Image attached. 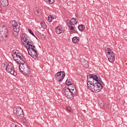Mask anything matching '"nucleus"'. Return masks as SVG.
Returning a JSON list of instances; mask_svg holds the SVG:
<instances>
[{"instance_id": "f257e3e1", "label": "nucleus", "mask_w": 127, "mask_h": 127, "mask_svg": "<svg viewBox=\"0 0 127 127\" xmlns=\"http://www.w3.org/2000/svg\"><path fill=\"white\" fill-rule=\"evenodd\" d=\"M21 41L23 44L26 43V45L28 47V48H27L28 54L34 59H36L39 54L37 53L35 45H34L31 40L29 41V37L26 35L22 36L21 37Z\"/></svg>"}, {"instance_id": "f03ea898", "label": "nucleus", "mask_w": 127, "mask_h": 127, "mask_svg": "<svg viewBox=\"0 0 127 127\" xmlns=\"http://www.w3.org/2000/svg\"><path fill=\"white\" fill-rule=\"evenodd\" d=\"M89 76L90 79H92L97 82V83H95L94 87L91 89L92 92L99 93L103 89V85L102 84H103V81H102V79L99 78L97 75L90 74Z\"/></svg>"}, {"instance_id": "7ed1b4c3", "label": "nucleus", "mask_w": 127, "mask_h": 127, "mask_svg": "<svg viewBox=\"0 0 127 127\" xmlns=\"http://www.w3.org/2000/svg\"><path fill=\"white\" fill-rule=\"evenodd\" d=\"M7 29L4 24H0V42L5 41L7 39Z\"/></svg>"}, {"instance_id": "20e7f679", "label": "nucleus", "mask_w": 127, "mask_h": 127, "mask_svg": "<svg viewBox=\"0 0 127 127\" xmlns=\"http://www.w3.org/2000/svg\"><path fill=\"white\" fill-rule=\"evenodd\" d=\"M19 68L20 72L23 73V74L29 76V74H30V68H29V66H28L27 64H24L22 66H20V64H19Z\"/></svg>"}, {"instance_id": "39448f33", "label": "nucleus", "mask_w": 127, "mask_h": 127, "mask_svg": "<svg viewBox=\"0 0 127 127\" xmlns=\"http://www.w3.org/2000/svg\"><path fill=\"white\" fill-rule=\"evenodd\" d=\"M13 113L16 115L17 117L22 119L24 115L23 114V110L19 107H15L13 108Z\"/></svg>"}, {"instance_id": "423d86ee", "label": "nucleus", "mask_w": 127, "mask_h": 127, "mask_svg": "<svg viewBox=\"0 0 127 127\" xmlns=\"http://www.w3.org/2000/svg\"><path fill=\"white\" fill-rule=\"evenodd\" d=\"M64 95L66 98H68V99H70V100L74 99V96H75V94H74V92L73 91H71L70 88L65 87L64 88Z\"/></svg>"}, {"instance_id": "0eeeda50", "label": "nucleus", "mask_w": 127, "mask_h": 127, "mask_svg": "<svg viewBox=\"0 0 127 127\" xmlns=\"http://www.w3.org/2000/svg\"><path fill=\"white\" fill-rule=\"evenodd\" d=\"M12 26L13 29L14 30L13 34H16L17 35V33L19 32L20 30V28H19V26L17 24V22H16L15 20L11 21Z\"/></svg>"}, {"instance_id": "6e6552de", "label": "nucleus", "mask_w": 127, "mask_h": 127, "mask_svg": "<svg viewBox=\"0 0 127 127\" xmlns=\"http://www.w3.org/2000/svg\"><path fill=\"white\" fill-rule=\"evenodd\" d=\"M6 71L13 76H16V71H14V70H13V67H12V66L11 65H9V64H7L6 67Z\"/></svg>"}, {"instance_id": "1a4fd4ad", "label": "nucleus", "mask_w": 127, "mask_h": 127, "mask_svg": "<svg viewBox=\"0 0 127 127\" xmlns=\"http://www.w3.org/2000/svg\"><path fill=\"white\" fill-rule=\"evenodd\" d=\"M107 56L108 58V60L111 63H113L115 62V54L114 52L110 53L108 52V54L107 55Z\"/></svg>"}, {"instance_id": "9d476101", "label": "nucleus", "mask_w": 127, "mask_h": 127, "mask_svg": "<svg viewBox=\"0 0 127 127\" xmlns=\"http://www.w3.org/2000/svg\"><path fill=\"white\" fill-rule=\"evenodd\" d=\"M88 78H89V76H87V86H88V87L89 88V89H90V90H91V91H92V89H94V87H95V85L96 83H94V81H91L90 79L89 80V79Z\"/></svg>"}, {"instance_id": "9b49d317", "label": "nucleus", "mask_w": 127, "mask_h": 127, "mask_svg": "<svg viewBox=\"0 0 127 127\" xmlns=\"http://www.w3.org/2000/svg\"><path fill=\"white\" fill-rule=\"evenodd\" d=\"M69 87V88H68V89H69L70 90V91H71L72 92H73L74 96H77L76 86H75V85L74 84H72L71 85H70Z\"/></svg>"}, {"instance_id": "f8f14e48", "label": "nucleus", "mask_w": 127, "mask_h": 127, "mask_svg": "<svg viewBox=\"0 0 127 127\" xmlns=\"http://www.w3.org/2000/svg\"><path fill=\"white\" fill-rule=\"evenodd\" d=\"M56 33L57 34H60L61 33H64V31L63 30V28L62 27L59 26L55 28Z\"/></svg>"}, {"instance_id": "ddd939ff", "label": "nucleus", "mask_w": 127, "mask_h": 127, "mask_svg": "<svg viewBox=\"0 0 127 127\" xmlns=\"http://www.w3.org/2000/svg\"><path fill=\"white\" fill-rule=\"evenodd\" d=\"M65 72H63V74L62 75L59 76L58 77H56L57 82H59V83L62 82V81H63V79H64L65 77Z\"/></svg>"}, {"instance_id": "4468645a", "label": "nucleus", "mask_w": 127, "mask_h": 127, "mask_svg": "<svg viewBox=\"0 0 127 127\" xmlns=\"http://www.w3.org/2000/svg\"><path fill=\"white\" fill-rule=\"evenodd\" d=\"M34 13L36 15L39 16L40 14H41V10L39 9V8L35 7L33 9Z\"/></svg>"}, {"instance_id": "2eb2a0df", "label": "nucleus", "mask_w": 127, "mask_h": 127, "mask_svg": "<svg viewBox=\"0 0 127 127\" xmlns=\"http://www.w3.org/2000/svg\"><path fill=\"white\" fill-rule=\"evenodd\" d=\"M0 2L2 6H7L8 5V0H0Z\"/></svg>"}, {"instance_id": "dca6fc26", "label": "nucleus", "mask_w": 127, "mask_h": 127, "mask_svg": "<svg viewBox=\"0 0 127 127\" xmlns=\"http://www.w3.org/2000/svg\"><path fill=\"white\" fill-rule=\"evenodd\" d=\"M77 22H78V20L73 18L70 21V25H75V24H77Z\"/></svg>"}, {"instance_id": "f3484780", "label": "nucleus", "mask_w": 127, "mask_h": 127, "mask_svg": "<svg viewBox=\"0 0 127 127\" xmlns=\"http://www.w3.org/2000/svg\"><path fill=\"white\" fill-rule=\"evenodd\" d=\"M72 41L73 43H78V42H79V37H74L72 39Z\"/></svg>"}, {"instance_id": "a211bd4d", "label": "nucleus", "mask_w": 127, "mask_h": 127, "mask_svg": "<svg viewBox=\"0 0 127 127\" xmlns=\"http://www.w3.org/2000/svg\"><path fill=\"white\" fill-rule=\"evenodd\" d=\"M78 28L79 31H83L85 29V26L83 24L79 25Z\"/></svg>"}, {"instance_id": "6ab92c4d", "label": "nucleus", "mask_w": 127, "mask_h": 127, "mask_svg": "<svg viewBox=\"0 0 127 127\" xmlns=\"http://www.w3.org/2000/svg\"><path fill=\"white\" fill-rule=\"evenodd\" d=\"M63 72H64V71H60L58 72H57V73L55 74V77H57L58 78L60 76H62V75H63Z\"/></svg>"}, {"instance_id": "aec40b11", "label": "nucleus", "mask_w": 127, "mask_h": 127, "mask_svg": "<svg viewBox=\"0 0 127 127\" xmlns=\"http://www.w3.org/2000/svg\"><path fill=\"white\" fill-rule=\"evenodd\" d=\"M45 2L46 3H48L49 4H53V3L55 2V0H45Z\"/></svg>"}, {"instance_id": "412c9836", "label": "nucleus", "mask_w": 127, "mask_h": 127, "mask_svg": "<svg viewBox=\"0 0 127 127\" xmlns=\"http://www.w3.org/2000/svg\"><path fill=\"white\" fill-rule=\"evenodd\" d=\"M41 25L42 28L44 29H47V25H46V24L44 22H42L41 23Z\"/></svg>"}, {"instance_id": "4be33fe9", "label": "nucleus", "mask_w": 127, "mask_h": 127, "mask_svg": "<svg viewBox=\"0 0 127 127\" xmlns=\"http://www.w3.org/2000/svg\"><path fill=\"white\" fill-rule=\"evenodd\" d=\"M66 84L67 86H71V85H73V84H72V80L71 79H68V80H66V81H65Z\"/></svg>"}, {"instance_id": "5701e85b", "label": "nucleus", "mask_w": 127, "mask_h": 127, "mask_svg": "<svg viewBox=\"0 0 127 127\" xmlns=\"http://www.w3.org/2000/svg\"><path fill=\"white\" fill-rule=\"evenodd\" d=\"M26 64V63H25V62H24V61H23V59H22V58L19 59V65H20V66H21V65H22L23 64Z\"/></svg>"}, {"instance_id": "b1692460", "label": "nucleus", "mask_w": 127, "mask_h": 127, "mask_svg": "<svg viewBox=\"0 0 127 127\" xmlns=\"http://www.w3.org/2000/svg\"><path fill=\"white\" fill-rule=\"evenodd\" d=\"M110 106H111V105L109 103H107V106L106 105V104H103L102 103L101 104H100V107H101L102 108H103V107H104V108H108V109H109V107H110Z\"/></svg>"}, {"instance_id": "393cba45", "label": "nucleus", "mask_w": 127, "mask_h": 127, "mask_svg": "<svg viewBox=\"0 0 127 127\" xmlns=\"http://www.w3.org/2000/svg\"><path fill=\"white\" fill-rule=\"evenodd\" d=\"M20 126L18 123H13L11 124L10 127H20Z\"/></svg>"}, {"instance_id": "a878e982", "label": "nucleus", "mask_w": 127, "mask_h": 127, "mask_svg": "<svg viewBox=\"0 0 127 127\" xmlns=\"http://www.w3.org/2000/svg\"><path fill=\"white\" fill-rule=\"evenodd\" d=\"M66 110L67 111V112H69V113H73V109H72L71 107H66Z\"/></svg>"}, {"instance_id": "bb28decb", "label": "nucleus", "mask_w": 127, "mask_h": 127, "mask_svg": "<svg viewBox=\"0 0 127 127\" xmlns=\"http://www.w3.org/2000/svg\"><path fill=\"white\" fill-rule=\"evenodd\" d=\"M48 21H49V22H52V20H53V16H48Z\"/></svg>"}, {"instance_id": "cd10ccee", "label": "nucleus", "mask_w": 127, "mask_h": 127, "mask_svg": "<svg viewBox=\"0 0 127 127\" xmlns=\"http://www.w3.org/2000/svg\"><path fill=\"white\" fill-rule=\"evenodd\" d=\"M105 51H106V52H107V53H109V52H110V53H112V52H113L112 51V50H111V49H110L109 48H106Z\"/></svg>"}, {"instance_id": "c85d7f7f", "label": "nucleus", "mask_w": 127, "mask_h": 127, "mask_svg": "<svg viewBox=\"0 0 127 127\" xmlns=\"http://www.w3.org/2000/svg\"><path fill=\"white\" fill-rule=\"evenodd\" d=\"M28 31L29 32V33H30V34H31L32 35H33V36H34V37H35V35H34V33H33L32 30H31V29H28Z\"/></svg>"}, {"instance_id": "c756f323", "label": "nucleus", "mask_w": 127, "mask_h": 127, "mask_svg": "<svg viewBox=\"0 0 127 127\" xmlns=\"http://www.w3.org/2000/svg\"><path fill=\"white\" fill-rule=\"evenodd\" d=\"M68 27L70 30H71V31H73V30H74V27L73 26H71V25L68 26Z\"/></svg>"}, {"instance_id": "7c9ffc66", "label": "nucleus", "mask_w": 127, "mask_h": 127, "mask_svg": "<svg viewBox=\"0 0 127 127\" xmlns=\"http://www.w3.org/2000/svg\"><path fill=\"white\" fill-rule=\"evenodd\" d=\"M14 59L15 61L16 62V63H18V64H19V59H17L16 58H14Z\"/></svg>"}, {"instance_id": "2f4dec72", "label": "nucleus", "mask_w": 127, "mask_h": 127, "mask_svg": "<svg viewBox=\"0 0 127 127\" xmlns=\"http://www.w3.org/2000/svg\"><path fill=\"white\" fill-rule=\"evenodd\" d=\"M16 58L20 59H21L22 58H21V56H19V55L16 54Z\"/></svg>"}, {"instance_id": "473e14b6", "label": "nucleus", "mask_w": 127, "mask_h": 127, "mask_svg": "<svg viewBox=\"0 0 127 127\" xmlns=\"http://www.w3.org/2000/svg\"><path fill=\"white\" fill-rule=\"evenodd\" d=\"M22 121V122L24 123H26V118H23Z\"/></svg>"}, {"instance_id": "72a5a7b5", "label": "nucleus", "mask_w": 127, "mask_h": 127, "mask_svg": "<svg viewBox=\"0 0 127 127\" xmlns=\"http://www.w3.org/2000/svg\"><path fill=\"white\" fill-rule=\"evenodd\" d=\"M42 36H43L42 39H45V36H44V35H43V34H42Z\"/></svg>"}, {"instance_id": "f704fd0d", "label": "nucleus", "mask_w": 127, "mask_h": 127, "mask_svg": "<svg viewBox=\"0 0 127 127\" xmlns=\"http://www.w3.org/2000/svg\"><path fill=\"white\" fill-rule=\"evenodd\" d=\"M2 9V8H1V6L0 5V11Z\"/></svg>"}, {"instance_id": "c9c22d12", "label": "nucleus", "mask_w": 127, "mask_h": 127, "mask_svg": "<svg viewBox=\"0 0 127 127\" xmlns=\"http://www.w3.org/2000/svg\"><path fill=\"white\" fill-rule=\"evenodd\" d=\"M13 54H16V52H14Z\"/></svg>"}, {"instance_id": "e433bc0d", "label": "nucleus", "mask_w": 127, "mask_h": 127, "mask_svg": "<svg viewBox=\"0 0 127 127\" xmlns=\"http://www.w3.org/2000/svg\"><path fill=\"white\" fill-rule=\"evenodd\" d=\"M94 83H97V81H94Z\"/></svg>"}, {"instance_id": "4c0bfd02", "label": "nucleus", "mask_w": 127, "mask_h": 127, "mask_svg": "<svg viewBox=\"0 0 127 127\" xmlns=\"http://www.w3.org/2000/svg\"><path fill=\"white\" fill-rule=\"evenodd\" d=\"M18 53H19L18 52H16V54H17V55L18 54Z\"/></svg>"}, {"instance_id": "58836bf2", "label": "nucleus", "mask_w": 127, "mask_h": 127, "mask_svg": "<svg viewBox=\"0 0 127 127\" xmlns=\"http://www.w3.org/2000/svg\"><path fill=\"white\" fill-rule=\"evenodd\" d=\"M94 81L90 80V82H93Z\"/></svg>"}, {"instance_id": "ea45409f", "label": "nucleus", "mask_w": 127, "mask_h": 127, "mask_svg": "<svg viewBox=\"0 0 127 127\" xmlns=\"http://www.w3.org/2000/svg\"><path fill=\"white\" fill-rule=\"evenodd\" d=\"M49 16H52V15H50Z\"/></svg>"}, {"instance_id": "a19ab883", "label": "nucleus", "mask_w": 127, "mask_h": 127, "mask_svg": "<svg viewBox=\"0 0 127 127\" xmlns=\"http://www.w3.org/2000/svg\"><path fill=\"white\" fill-rule=\"evenodd\" d=\"M26 47L27 48V46H26Z\"/></svg>"}, {"instance_id": "79ce46f5", "label": "nucleus", "mask_w": 127, "mask_h": 127, "mask_svg": "<svg viewBox=\"0 0 127 127\" xmlns=\"http://www.w3.org/2000/svg\"><path fill=\"white\" fill-rule=\"evenodd\" d=\"M126 64L127 65V64L126 63Z\"/></svg>"}, {"instance_id": "37998d69", "label": "nucleus", "mask_w": 127, "mask_h": 127, "mask_svg": "<svg viewBox=\"0 0 127 127\" xmlns=\"http://www.w3.org/2000/svg\"><path fill=\"white\" fill-rule=\"evenodd\" d=\"M10 15H11V14H10Z\"/></svg>"}, {"instance_id": "c03bdc74", "label": "nucleus", "mask_w": 127, "mask_h": 127, "mask_svg": "<svg viewBox=\"0 0 127 127\" xmlns=\"http://www.w3.org/2000/svg\"><path fill=\"white\" fill-rule=\"evenodd\" d=\"M36 37V38H36V37Z\"/></svg>"}]
</instances>
